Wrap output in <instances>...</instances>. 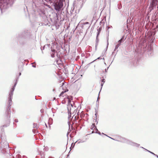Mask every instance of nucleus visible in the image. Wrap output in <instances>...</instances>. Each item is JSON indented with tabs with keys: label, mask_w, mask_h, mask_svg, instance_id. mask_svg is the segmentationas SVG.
<instances>
[{
	"label": "nucleus",
	"mask_w": 158,
	"mask_h": 158,
	"mask_svg": "<svg viewBox=\"0 0 158 158\" xmlns=\"http://www.w3.org/2000/svg\"><path fill=\"white\" fill-rule=\"evenodd\" d=\"M14 91V88H12L10 90V92L9 94V95L8 97V104L7 107L6 108V118L7 119L6 121L7 124H5L3 126V127H6L8 126L10 124V106L12 105V99L13 97V92Z\"/></svg>",
	"instance_id": "f257e3e1"
},
{
	"label": "nucleus",
	"mask_w": 158,
	"mask_h": 158,
	"mask_svg": "<svg viewBox=\"0 0 158 158\" xmlns=\"http://www.w3.org/2000/svg\"><path fill=\"white\" fill-rule=\"evenodd\" d=\"M15 0H0V10L1 13L11 6Z\"/></svg>",
	"instance_id": "f03ea898"
},
{
	"label": "nucleus",
	"mask_w": 158,
	"mask_h": 158,
	"mask_svg": "<svg viewBox=\"0 0 158 158\" xmlns=\"http://www.w3.org/2000/svg\"><path fill=\"white\" fill-rule=\"evenodd\" d=\"M63 4L62 0H59V2L55 3L54 5L55 9L57 11H59L63 6Z\"/></svg>",
	"instance_id": "7ed1b4c3"
},
{
	"label": "nucleus",
	"mask_w": 158,
	"mask_h": 158,
	"mask_svg": "<svg viewBox=\"0 0 158 158\" xmlns=\"http://www.w3.org/2000/svg\"><path fill=\"white\" fill-rule=\"evenodd\" d=\"M102 134H104L106 135H106L105 134H104L103 133H102ZM107 136L110 138V139H113V140H116V141H119V142H123V143H126L128 144H129L130 143V141L129 140H128L127 139H126L125 138H123V137H118V139H113V138H111V137H110L109 136Z\"/></svg>",
	"instance_id": "20e7f679"
},
{
	"label": "nucleus",
	"mask_w": 158,
	"mask_h": 158,
	"mask_svg": "<svg viewBox=\"0 0 158 158\" xmlns=\"http://www.w3.org/2000/svg\"><path fill=\"white\" fill-rule=\"evenodd\" d=\"M75 5L76 7L77 6L78 10H80L82 6V0H79L78 2L75 1Z\"/></svg>",
	"instance_id": "39448f33"
},
{
	"label": "nucleus",
	"mask_w": 158,
	"mask_h": 158,
	"mask_svg": "<svg viewBox=\"0 0 158 158\" xmlns=\"http://www.w3.org/2000/svg\"><path fill=\"white\" fill-rule=\"evenodd\" d=\"M158 4V0H152L151 3V6L152 7H156V5Z\"/></svg>",
	"instance_id": "423d86ee"
},
{
	"label": "nucleus",
	"mask_w": 158,
	"mask_h": 158,
	"mask_svg": "<svg viewBox=\"0 0 158 158\" xmlns=\"http://www.w3.org/2000/svg\"><path fill=\"white\" fill-rule=\"evenodd\" d=\"M1 139H2V143L3 142V147H5V148H6L8 147L9 145V144H8V143L6 141H5V142H4V140H3L2 138H1Z\"/></svg>",
	"instance_id": "0eeeda50"
},
{
	"label": "nucleus",
	"mask_w": 158,
	"mask_h": 158,
	"mask_svg": "<svg viewBox=\"0 0 158 158\" xmlns=\"http://www.w3.org/2000/svg\"><path fill=\"white\" fill-rule=\"evenodd\" d=\"M129 144L133 146L136 147H139L140 145V144H138L135 143H133V142H131V141H130Z\"/></svg>",
	"instance_id": "6e6552de"
},
{
	"label": "nucleus",
	"mask_w": 158,
	"mask_h": 158,
	"mask_svg": "<svg viewBox=\"0 0 158 158\" xmlns=\"http://www.w3.org/2000/svg\"><path fill=\"white\" fill-rule=\"evenodd\" d=\"M51 51L52 52H51V56L52 57H55V50L53 49H52Z\"/></svg>",
	"instance_id": "1a4fd4ad"
},
{
	"label": "nucleus",
	"mask_w": 158,
	"mask_h": 158,
	"mask_svg": "<svg viewBox=\"0 0 158 158\" xmlns=\"http://www.w3.org/2000/svg\"><path fill=\"white\" fill-rule=\"evenodd\" d=\"M102 27H99V29H97L98 33H97V38H96L97 40L98 39V35H99L100 32L102 30Z\"/></svg>",
	"instance_id": "9d476101"
},
{
	"label": "nucleus",
	"mask_w": 158,
	"mask_h": 158,
	"mask_svg": "<svg viewBox=\"0 0 158 158\" xmlns=\"http://www.w3.org/2000/svg\"><path fill=\"white\" fill-rule=\"evenodd\" d=\"M120 45V44H117L115 47V49L114 50V51H115L118 48V47Z\"/></svg>",
	"instance_id": "9b49d317"
},
{
	"label": "nucleus",
	"mask_w": 158,
	"mask_h": 158,
	"mask_svg": "<svg viewBox=\"0 0 158 158\" xmlns=\"http://www.w3.org/2000/svg\"><path fill=\"white\" fill-rule=\"evenodd\" d=\"M141 147V148H143V149H144L145 150H146V151H147L148 152H150V153H151V154H153V155H156V154H155L154 153H153V152H151V151H149V150H147V149H146L144 148H143V147Z\"/></svg>",
	"instance_id": "f8f14e48"
},
{
	"label": "nucleus",
	"mask_w": 158,
	"mask_h": 158,
	"mask_svg": "<svg viewBox=\"0 0 158 158\" xmlns=\"http://www.w3.org/2000/svg\"><path fill=\"white\" fill-rule=\"evenodd\" d=\"M123 37L118 42V44L121 45V44L122 41H123Z\"/></svg>",
	"instance_id": "ddd939ff"
},
{
	"label": "nucleus",
	"mask_w": 158,
	"mask_h": 158,
	"mask_svg": "<svg viewBox=\"0 0 158 158\" xmlns=\"http://www.w3.org/2000/svg\"><path fill=\"white\" fill-rule=\"evenodd\" d=\"M68 91V89H67V90H65V91H62V92H61V93L60 94V95H59V97H60V96H62L63 95V94L65 92H66V91Z\"/></svg>",
	"instance_id": "4468645a"
},
{
	"label": "nucleus",
	"mask_w": 158,
	"mask_h": 158,
	"mask_svg": "<svg viewBox=\"0 0 158 158\" xmlns=\"http://www.w3.org/2000/svg\"><path fill=\"white\" fill-rule=\"evenodd\" d=\"M95 127H96V126H95V123H93L92 124L91 128V129H94Z\"/></svg>",
	"instance_id": "2eb2a0df"
},
{
	"label": "nucleus",
	"mask_w": 158,
	"mask_h": 158,
	"mask_svg": "<svg viewBox=\"0 0 158 158\" xmlns=\"http://www.w3.org/2000/svg\"><path fill=\"white\" fill-rule=\"evenodd\" d=\"M33 127L34 128H37V124L36 123H34L33 124Z\"/></svg>",
	"instance_id": "dca6fc26"
},
{
	"label": "nucleus",
	"mask_w": 158,
	"mask_h": 158,
	"mask_svg": "<svg viewBox=\"0 0 158 158\" xmlns=\"http://www.w3.org/2000/svg\"><path fill=\"white\" fill-rule=\"evenodd\" d=\"M17 80H16V81H15V85H14V86H13V87L12 88H14V89H15V87L16 85V84H17Z\"/></svg>",
	"instance_id": "f3484780"
},
{
	"label": "nucleus",
	"mask_w": 158,
	"mask_h": 158,
	"mask_svg": "<svg viewBox=\"0 0 158 158\" xmlns=\"http://www.w3.org/2000/svg\"><path fill=\"white\" fill-rule=\"evenodd\" d=\"M85 141H79L78 142V143H83V142H84Z\"/></svg>",
	"instance_id": "a211bd4d"
},
{
	"label": "nucleus",
	"mask_w": 158,
	"mask_h": 158,
	"mask_svg": "<svg viewBox=\"0 0 158 158\" xmlns=\"http://www.w3.org/2000/svg\"><path fill=\"white\" fill-rule=\"evenodd\" d=\"M68 114H69V117H68V118L69 119L70 118L71 116V115L69 114V113ZM70 114H71L70 113Z\"/></svg>",
	"instance_id": "6ab92c4d"
},
{
	"label": "nucleus",
	"mask_w": 158,
	"mask_h": 158,
	"mask_svg": "<svg viewBox=\"0 0 158 158\" xmlns=\"http://www.w3.org/2000/svg\"><path fill=\"white\" fill-rule=\"evenodd\" d=\"M95 133H98V134H99V135H101V133H100V132H98L97 131H96L95 132Z\"/></svg>",
	"instance_id": "aec40b11"
},
{
	"label": "nucleus",
	"mask_w": 158,
	"mask_h": 158,
	"mask_svg": "<svg viewBox=\"0 0 158 158\" xmlns=\"http://www.w3.org/2000/svg\"><path fill=\"white\" fill-rule=\"evenodd\" d=\"M102 81L103 82H105V80L104 79H102Z\"/></svg>",
	"instance_id": "412c9836"
},
{
	"label": "nucleus",
	"mask_w": 158,
	"mask_h": 158,
	"mask_svg": "<svg viewBox=\"0 0 158 158\" xmlns=\"http://www.w3.org/2000/svg\"><path fill=\"white\" fill-rule=\"evenodd\" d=\"M15 121L16 122V123H17L18 122V120L17 119H15Z\"/></svg>",
	"instance_id": "4be33fe9"
},
{
	"label": "nucleus",
	"mask_w": 158,
	"mask_h": 158,
	"mask_svg": "<svg viewBox=\"0 0 158 158\" xmlns=\"http://www.w3.org/2000/svg\"><path fill=\"white\" fill-rule=\"evenodd\" d=\"M94 129H95L96 130V131L98 132V129L96 127H95Z\"/></svg>",
	"instance_id": "5701e85b"
},
{
	"label": "nucleus",
	"mask_w": 158,
	"mask_h": 158,
	"mask_svg": "<svg viewBox=\"0 0 158 158\" xmlns=\"http://www.w3.org/2000/svg\"><path fill=\"white\" fill-rule=\"evenodd\" d=\"M97 114H98L97 112H96V113L95 114V115L96 116V118H97Z\"/></svg>",
	"instance_id": "b1692460"
},
{
	"label": "nucleus",
	"mask_w": 158,
	"mask_h": 158,
	"mask_svg": "<svg viewBox=\"0 0 158 158\" xmlns=\"http://www.w3.org/2000/svg\"><path fill=\"white\" fill-rule=\"evenodd\" d=\"M108 68H109V67H108L107 69H105V72H107V69H108Z\"/></svg>",
	"instance_id": "393cba45"
},
{
	"label": "nucleus",
	"mask_w": 158,
	"mask_h": 158,
	"mask_svg": "<svg viewBox=\"0 0 158 158\" xmlns=\"http://www.w3.org/2000/svg\"><path fill=\"white\" fill-rule=\"evenodd\" d=\"M48 158H54V157H52V156H49Z\"/></svg>",
	"instance_id": "a878e982"
},
{
	"label": "nucleus",
	"mask_w": 158,
	"mask_h": 158,
	"mask_svg": "<svg viewBox=\"0 0 158 158\" xmlns=\"http://www.w3.org/2000/svg\"><path fill=\"white\" fill-rule=\"evenodd\" d=\"M73 143H72V144H71V147H70V149L71 150V148H72V145H73Z\"/></svg>",
	"instance_id": "bb28decb"
},
{
	"label": "nucleus",
	"mask_w": 158,
	"mask_h": 158,
	"mask_svg": "<svg viewBox=\"0 0 158 158\" xmlns=\"http://www.w3.org/2000/svg\"><path fill=\"white\" fill-rule=\"evenodd\" d=\"M76 8H77V10H76V11H77V10H78V11H79V10H78L77 6V7L76 6Z\"/></svg>",
	"instance_id": "cd10ccee"
},
{
	"label": "nucleus",
	"mask_w": 158,
	"mask_h": 158,
	"mask_svg": "<svg viewBox=\"0 0 158 158\" xmlns=\"http://www.w3.org/2000/svg\"><path fill=\"white\" fill-rule=\"evenodd\" d=\"M76 8H77V10H76V11H77V10H78V11H79V10H78L77 6V7L76 6Z\"/></svg>",
	"instance_id": "c85d7f7f"
},
{
	"label": "nucleus",
	"mask_w": 158,
	"mask_h": 158,
	"mask_svg": "<svg viewBox=\"0 0 158 158\" xmlns=\"http://www.w3.org/2000/svg\"><path fill=\"white\" fill-rule=\"evenodd\" d=\"M108 42L107 44V47H106V48H108Z\"/></svg>",
	"instance_id": "c756f323"
},
{
	"label": "nucleus",
	"mask_w": 158,
	"mask_h": 158,
	"mask_svg": "<svg viewBox=\"0 0 158 158\" xmlns=\"http://www.w3.org/2000/svg\"><path fill=\"white\" fill-rule=\"evenodd\" d=\"M32 66L33 67H34V68H35L36 67L35 65H33Z\"/></svg>",
	"instance_id": "7c9ffc66"
},
{
	"label": "nucleus",
	"mask_w": 158,
	"mask_h": 158,
	"mask_svg": "<svg viewBox=\"0 0 158 158\" xmlns=\"http://www.w3.org/2000/svg\"><path fill=\"white\" fill-rule=\"evenodd\" d=\"M103 85V83H102L101 84V85L102 86H102Z\"/></svg>",
	"instance_id": "2f4dec72"
},
{
	"label": "nucleus",
	"mask_w": 158,
	"mask_h": 158,
	"mask_svg": "<svg viewBox=\"0 0 158 158\" xmlns=\"http://www.w3.org/2000/svg\"><path fill=\"white\" fill-rule=\"evenodd\" d=\"M0 128L1 129V130H2V127H0Z\"/></svg>",
	"instance_id": "473e14b6"
},
{
	"label": "nucleus",
	"mask_w": 158,
	"mask_h": 158,
	"mask_svg": "<svg viewBox=\"0 0 158 158\" xmlns=\"http://www.w3.org/2000/svg\"><path fill=\"white\" fill-rule=\"evenodd\" d=\"M154 156H156L158 158V155L156 154V155H154Z\"/></svg>",
	"instance_id": "72a5a7b5"
},
{
	"label": "nucleus",
	"mask_w": 158,
	"mask_h": 158,
	"mask_svg": "<svg viewBox=\"0 0 158 158\" xmlns=\"http://www.w3.org/2000/svg\"><path fill=\"white\" fill-rule=\"evenodd\" d=\"M99 97L98 96V99H97V102L98 101V100L99 99Z\"/></svg>",
	"instance_id": "f704fd0d"
},
{
	"label": "nucleus",
	"mask_w": 158,
	"mask_h": 158,
	"mask_svg": "<svg viewBox=\"0 0 158 158\" xmlns=\"http://www.w3.org/2000/svg\"><path fill=\"white\" fill-rule=\"evenodd\" d=\"M77 142V141L76 142H75V143H74V144H73V146H74L75 144Z\"/></svg>",
	"instance_id": "c9c22d12"
},
{
	"label": "nucleus",
	"mask_w": 158,
	"mask_h": 158,
	"mask_svg": "<svg viewBox=\"0 0 158 158\" xmlns=\"http://www.w3.org/2000/svg\"><path fill=\"white\" fill-rule=\"evenodd\" d=\"M96 60H94L93 61H92V62H91V63H93V62L94 61H95Z\"/></svg>",
	"instance_id": "e433bc0d"
},
{
	"label": "nucleus",
	"mask_w": 158,
	"mask_h": 158,
	"mask_svg": "<svg viewBox=\"0 0 158 158\" xmlns=\"http://www.w3.org/2000/svg\"><path fill=\"white\" fill-rule=\"evenodd\" d=\"M40 111H41L42 113V112H43V110H40Z\"/></svg>",
	"instance_id": "4c0bfd02"
},
{
	"label": "nucleus",
	"mask_w": 158,
	"mask_h": 158,
	"mask_svg": "<svg viewBox=\"0 0 158 158\" xmlns=\"http://www.w3.org/2000/svg\"><path fill=\"white\" fill-rule=\"evenodd\" d=\"M100 59V57H99L98 58H97V59Z\"/></svg>",
	"instance_id": "58836bf2"
},
{
	"label": "nucleus",
	"mask_w": 158,
	"mask_h": 158,
	"mask_svg": "<svg viewBox=\"0 0 158 158\" xmlns=\"http://www.w3.org/2000/svg\"><path fill=\"white\" fill-rule=\"evenodd\" d=\"M21 75V73H19V76H20V75Z\"/></svg>",
	"instance_id": "ea45409f"
},
{
	"label": "nucleus",
	"mask_w": 158,
	"mask_h": 158,
	"mask_svg": "<svg viewBox=\"0 0 158 158\" xmlns=\"http://www.w3.org/2000/svg\"><path fill=\"white\" fill-rule=\"evenodd\" d=\"M64 81H63V82L62 83V85H63V84H64Z\"/></svg>",
	"instance_id": "a19ab883"
},
{
	"label": "nucleus",
	"mask_w": 158,
	"mask_h": 158,
	"mask_svg": "<svg viewBox=\"0 0 158 158\" xmlns=\"http://www.w3.org/2000/svg\"><path fill=\"white\" fill-rule=\"evenodd\" d=\"M45 125H46V127H47V125L46 124V123H45Z\"/></svg>",
	"instance_id": "79ce46f5"
},
{
	"label": "nucleus",
	"mask_w": 158,
	"mask_h": 158,
	"mask_svg": "<svg viewBox=\"0 0 158 158\" xmlns=\"http://www.w3.org/2000/svg\"><path fill=\"white\" fill-rule=\"evenodd\" d=\"M49 128L50 129L51 127H50V126L49 125Z\"/></svg>",
	"instance_id": "37998d69"
},
{
	"label": "nucleus",
	"mask_w": 158,
	"mask_h": 158,
	"mask_svg": "<svg viewBox=\"0 0 158 158\" xmlns=\"http://www.w3.org/2000/svg\"><path fill=\"white\" fill-rule=\"evenodd\" d=\"M35 131V129H34V130H33V131Z\"/></svg>",
	"instance_id": "c03bdc74"
},
{
	"label": "nucleus",
	"mask_w": 158,
	"mask_h": 158,
	"mask_svg": "<svg viewBox=\"0 0 158 158\" xmlns=\"http://www.w3.org/2000/svg\"><path fill=\"white\" fill-rule=\"evenodd\" d=\"M71 106H72V107L73 106V105L72 104H71Z\"/></svg>",
	"instance_id": "a18cd8bd"
},
{
	"label": "nucleus",
	"mask_w": 158,
	"mask_h": 158,
	"mask_svg": "<svg viewBox=\"0 0 158 158\" xmlns=\"http://www.w3.org/2000/svg\"><path fill=\"white\" fill-rule=\"evenodd\" d=\"M104 64H106V63H105V62L104 63Z\"/></svg>",
	"instance_id": "49530a36"
},
{
	"label": "nucleus",
	"mask_w": 158,
	"mask_h": 158,
	"mask_svg": "<svg viewBox=\"0 0 158 158\" xmlns=\"http://www.w3.org/2000/svg\"><path fill=\"white\" fill-rule=\"evenodd\" d=\"M75 118L76 119V116H75Z\"/></svg>",
	"instance_id": "de8ad7c7"
},
{
	"label": "nucleus",
	"mask_w": 158,
	"mask_h": 158,
	"mask_svg": "<svg viewBox=\"0 0 158 158\" xmlns=\"http://www.w3.org/2000/svg\"><path fill=\"white\" fill-rule=\"evenodd\" d=\"M93 132H94V131H92V133H93Z\"/></svg>",
	"instance_id": "09e8293b"
},
{
	"label": "nucleus",
	"mask_w": 158,
	"mask_h": 158,
	"mask_svg": "<svg viewBox=\"0 0 158 158\" xmlns=\"http://www.w3.org/2000/svg\"><path fill=\"white\" fill-rule=\"evenodd\" d=\"M34 63H32L31 64H33Z\"/></svg>",
	"instance_id": "8fccbe9b"
},
{
	"label": "nucleus",
	"mask_w": 158,
	"mask_h": 158,
	"mask_svg": "<svg viewBox=\"0 0 158 158\" xmlns=\"http://www.w3.org/2000/svg\"><path fill=\"white\" fill-rule=\"evenodd\" d=\"M48 0L50 1H51V0Z\"/></svg>",
	"instance_id": "3c124183"
}]
</instances>
